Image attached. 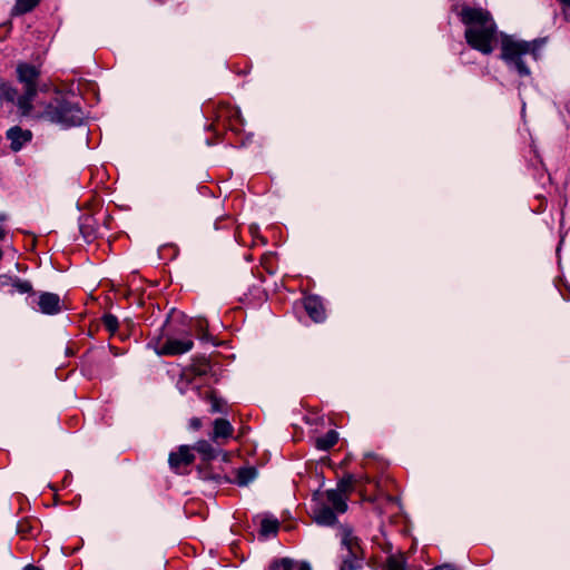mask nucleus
<instances>
[{
  "label": "nucleus",
  "instance_id": "nucleus-1",
  "mask_svg": "<svg viewBox=\"0 0 570 570\" xmlns=\"http://www.w3.org/2000/svg\"><path fill=\"white\" fill-rule=\"evenodd\" d=\"M461 21L466 26L464 38L466 43L483 55L494 50L497 24L490 12L481 8L464 7L460 12Z\"/></svg>",
  "mask_w": 570,
  "mask_h": 570
},
{
  "label": "nucleus",
  "instance_id": "nucleus-2",
  "mask_svg": "<svg viewBox=\"0 0 570 570\" xmlns=\"http://www.w3.org/2000/svg\"><path fill=\"white\" fill-rule=\"evenodd\" d=\"M544 43V38L524 41L505 36L501 41V59L509 68L514 69L520 77H528L531 71L523 61V56L530 53L534 59H538L539 51Z\"/></svg>",
  "mask_w": 570,
  "mask_h": 570
},
{
  "label": "nucleus",
  "instance_id": "nucleus-3",
  "mask_svg": "<svg viewBox=\"0 0 570 570\" xmlns=\"http://www.w3.org/2000/svg\"><path fill=\"white\" fill-rule=\"evenodd\" d=\"M347 497H343L337 490L316 491L312 498L311 515L315 523L323 527H332L337 522V513L347 510Z\"/></svg>",
  "mask_w": 570,
  "mask_h": 570
},
{
  "label": "nucleus",
  "instance_id": "nucleus-4",
  "mask_svg": "<svg viewBox=\"0 0 570 570\" xmlns=\"http://www.w3.org/2000/svg\"><path fill=\"white\" fill-rule=\"evenodd\" d=\"M17 77L22 85V94L17 100V106L21 115L28 116L32 111V100L38 94V81L40 71L29 63H19L17 66Z\"/></svg>",
  "mask_w": 570,
  "mask_h": 570
},
{
  "label": "nucleus",
  "instance_id": "nucleus-5",
  "mask_svg": "<svg viewBox=\"0 0 570 570\" xmlns=\"http://www.w3.org/2000/svg\"><path fill=\"white\" fill-rule=\"evenodd\" d=\"M41 117L63 126H77L83 120V111L77 104L57 97L45 107Z\"/></svg>",
  "mask_w": 570,
  "mask_h": 570
},
{
  "label": "nucleus",
  "instance_id": "nucleus-6",
  "mask_svg": "<svg viewBox=\"0 0 570 570\" xmlns=\"http://www.w3.org/2000/svg\"><path fill=\"white\" fill-rule=\"evenodd\" d=\"M340 534L341 544L346 551L342 560H364V551L360 544V539L354 535L353 530L350 527L342 525L340 528Z\"/></svg>",
  "mask_w": 570,
  "mask_h": 570
},
{
  "label": "nucleus",
  "instance_id": "nucleus-7",
  "mask_svg": "<svg viewBox=\"0 0 570 570\" xmlns=\"http://www.w3.org/2000/svg\"><path fill=\"white\" fill-rule=\"evenodd\" d=\"M194 346V342L189 338L177 340L167 338L166 342L157 350L159 355H180L190 351Z\"/></svg>",
  "mask_w": 570,
  "mask_h": 570
},
{
  "label": "nucleus",
  "instance_id": "nucleus-8",
  "mask_svg": "<svg viewBox=\"0 0 570 570\" xmlns=\"http://www.w3.org/2000/svg\"><path fill=\"white\" fill-rule=\"evenodd\" d=\"M195 460V455L191 453V449L188 445H180L177 452L169 454V465L173 470L178 472L180 466H187Z\"/></svg>",
  "mask_w": 570,
  "mask_h": 570
},
{
  "label": "nucleus",
  "instance_id": "nucleus-9",
  "mask_svg": "<svg viewBox=\"0 0 570 570\" xmlns=\"http://www.w3.org/2000/svg\"><path fill=\"white\" fill-rule=\"evenodd\" d=\"M60 297L58 294L43 292L39 295V309L43 314L55 315L61 312Z\"/></svg>",
  "mask_w": 570,
  "mask_h": 570
},
{
  "label": "nucleus",
  "instance_id": "nucleus-10",
  "mask_svg": "<svg viewBox=\"0 0 570 570\" xmlns=\"http://www.w3.org/2000/svg\"><path fill=\"white\" fill-rule=\"evenodd\" d=\"M304 307L314 322H323L325 320V309L323 303L317 296H308L304 299Z\"/></svg>",
  "mask_w": 570,
  "mask_h": 570
},
{
  "label": "nucleus",
  "instance_id": "nucleus-11",
  "mask_svg": "<svg viewBox=\"0 0 570 570\" xmlns=\"http://www.w3.org/2000/svg\"><path fill=\"white\" fill-rule=\"evenodd\" d=\"M31 132L29 130H22L20 127H12L7 131V139L11 142V149L18 151L22 146L31 140Z\"/></svg>",
  "mask_w": 570,
  "mask_h": 570
},
{
  "label": "nucleus",
  "instance_id": "nucleus-12",
  "mask_svg": "<svg viewBox=\"0 0 570 570\" xmlns=\"http://www.w3.org/2000/svg\"><path fill=\"white\" fill-rule=\"evenodd\" d=\"M232 424L225 419H216L214 421V434L213 440H217L219 438H229L233 434Z\"/></svg>",
  "mask_w": 570,
  "mask_h": 570
},
{
  "label": "nucleus",
  "instance_id": "nucleus-13",
  "mask_svg": "<svg viewBox=\"0 0 570 570\" xmlns=\"http://www.w3.org/2000/svg\"><path fill=\"white\" fill-rule=\"evenodd\" d=\"M338 441V433L330 430L325 435L316 439V448L320 450H328L334 446Z\"/></svg>",
  "mask_w": 570,
  "mask_h": 570
},
{
  "label": "nucleus",
  "instance_id": "nucleus-14",
  "mask_svg": "<svg viewBox=\"0 0 570 570\" xmlns=\"http://www.w3.org/2000/svg\"><path fill=\"white\" fill-rule=\"evenodd\" d=\"M257 476V470L254 466L242 468L237 471L236 483L240 487L247 485Z\"/></svg>",
  "mask_w": 570,
  "mask_h": 570
},
{
  "label": "nucleus",
  "instance_id": "nucleus-15",
  "mask_svg": "<svg viewBox=\"0 0 570 570\" xmlns=\"http://www.w3.org/2000/svg\"><path fill=\"white\" fill-rule=\"evenodd\" d=\"M200 397L210 403V412L218 413L224 412L225 402L224 400L216 396V394L212 391H206L204 394H200Z\"/></svg>",
  "mask_w": 570,
  "mask_h": 570
},
{
  "label": "nucleus",
  "instance_id": "nucleus-16",
  "mask_svg": "<svg viewBox=\"0 0 570 570\" xmlns=\"http://www.w3.org/2000/svg\"><path fill=\"white\" fill-rule=\"evenodd\" d=\"M41 0H17L12 10L11 16H21L31 11Z\"/></svg>",
  "mask_w": 570,
  "mask_h": 570
},
{
  "label": "nucleus",
  "instance_id": "nucleus-17",
  "mask_svg": "<svg viewBox=\"0 0 570 570\" xmlns=\"http://www.w3.org/2000/svg\"><path fill=\"white\" fill-rule=\"evenodd\" d=\"M19 96L16 88L8 82H0V100L17 104Z\"/></svg>",
  "mask_w": 570,
  "mask_h": 570
},
{
  "label": "nucleus",
  "instance_id": "nucleus-18",
  "mask_svg": "<svg viewBox=\"0 0 570 570\" xmlns=\"http://www.w3.org/2000/svg\"><path fill=\"white\" fill-rule=\"evenodd\" d=\"M406 559L403 553L391 554L386 558V570H405Z\"/></svg>",
  "mask_w": 570,
  "mask_h": 570
},
{
  "label": "nucleus",
  "instance_id": "nucleus-19",
  "mask_svg": "<svg viewBox=\"0 0 570 570\" xmlns=\"http://www.w3.org/2000/svg\"><path fill=\"white\" fill-rule=\"evenodd\" d=\"M296 567L295 560L291 558L274 559L267 570H294Z\"/></svg>",
  "mask_w": 570,
  "mask_h": 570
},
{
  "label": "nucleus",
  "instance_id": "nucleus-20",
  "mask_svg": "<svg viewBox=\"0 0 570 570\" xmlns=\"http://www.w3.org/2000/svg\"><path fill=\"white\" fill-rule=\"evenodd\" d=\"M199 454L203 455L204 460H212L216 456L215 449L208 441H198L194 448Z\"/></svg>",
  "mask_w": 570,
  "mask_h": 570
},
{
  "label": "nucleus",
  "instance_id": "nucleus-21",
  "mask_svg": "<svg viewBox=\"0 0 570 570\" xmlns=\"http://www.w3.org/2000/svg\"><path fill=\"white\" fill-rule=\"evenodd\" d=\"M279 522L276 519L265 518L261 522V534L267 537L269 534H275L278 530Z\"/></svg>",
  "mask_w": 570,
  "mask_h": 570
},
{
  "label": "nucleus",
  "instance_id": "nucleus-22",
  "mask_svg": "<svg viewBox=\"0 0 570 570\" xmlns=\"http://www.w3.org/2000/svg\"><path fill=\"white\" fill-rule=\"evenodd\" d=\"M102 324L106 327L107 331H109L111 334H115L118 330V320L112 314H106L102 317Z\"/></svg>",
  "mask_w": 570,
  "mask_h": 570
},
{
  "label": "nucleus",
  "instance_id": "nucleus-23",
  "mask_svg": "<svg viewBox=\"0 0 570 570\" xmlns=\"http://www.w3.org/2000/svg\"><path fill=\"white\" fill-rule=\"evenodd\" d=\"M11 285L17 292H19L21 294L32 292V285L29 281L16 278L12 281Z\"/></svg>",
  "mask_w": 570,
  "mask_h": 570
},
{
  "label": "nucleus",
  "instance_id": "nucleus-24",
  "mask_svg": "<svg viewBox=\"0 0 570 570\" xmlns=\"http://www.w3.org/2000/svg\"><path fill=\"white\" fill-rule=\"evenodd\" d=\"M363 568V560H342L340 570H361Z\"/></svg>",
  "mask_w": 570,
  "mask_h": 570
},
{
  "label": "nucleus",
  "instance_id": "nucleus-25",
  "mask_svg": "<svg viewBox=\"0 0 570 570\" xmlns=\"http://www.w3.org/2000/svg\"><path fill=\"white\" fill-rule=\"evenodd\" d=\"M352 488V479H344L341 480L337 484V488L335 490L340 491V493L345 497L344 494Z\"/></svg>",
  "mask_w": 570,
  "mask_h": 570
},
{
  "label": "nucleus",
  "instance_id": "nucleus-26",
  "mask_svg": "<svg viewBox=\"0 0 570 570\" xmlns=\"http://www.w3.org/2000/svg\"><path fill=\"white\" fill-rule=\"evenodd\" d=\"M209 371V365L207 362H204V363H200L199 365H195L193 366V372L195 373V375H206L207 372Z\"/></svg>",
  "mask_w": 570,
  "mask_h": 570
},
{
  "label": "nucleus",
  "instance_id": "nucleus-27",
  "mask_svg": "<svg viewBox=\"0 0 570 570\" xmlns=\"http://www.w3.org/2000/svg\"><path fill=\"white\" fill-rule=\"evenodd\" d=\"M189 425L194 430H198L202 426V421L198 417H193L189 422Z\"/></svg>",
  "mask_w": 570,
  "mask_h": 570
},
{
  "label": "nucleus",
  "instance_id": "nucleus-28",
  "mask_svg": "<svg viewBox=\"0 0 570 570\" xmlns=\"http://www.w3.org/2000/svg\"><path fill=\"white\" fill-rule=\"evenodd\" d=\"M297 570H312L311 566L307 563V562H302L299 566H298V569Z\"/></svg>",
  "mask_w": 570,
  "mask_h": 570
},
{
  "label": "nucleus",
  "instance_id": "nucleus-29",
  "mask_svg": "<svg viewBox=\"0 0 570 570\" xmlns=\"http://www.w3.org/2000/svg\"><path fill=\"white\" fill-rule=\"evenodd\" d=\"M24 570H42V569L37 566H33V564H28L24 567Z\"/></svg>",
  "mask_w": 570,
  "mask_h": 570
},
{
  "label": "nucleus",
  "instance_id": "nucleus-30",
  "mask_svg": "<svg viewBox=\"0 0 570 570\" xmlns=\"http://www.w3.org/2000/svg\"><path fill=\"white\" fill-rule=\"evenodd\" d=\"M6 230L3 227L0 226V240L4 237Z\"/></svg>",
  "mask_w": 570,
  "mask_h": 570
},
{
  "label": "nucleus",
  "instance_id": "nucleus-31",
  "mask_svg": "<svg viewBox=\"0 0 570 570\" xmlns=\"http://www.w3.org/2000/svg\"><path fill=\"white\" fill-rule=\"evenodd\" d=\"M7 218L6 214H0V222H3Z\"/></svg>",
  "mask_w": 570,
  "mask_h": 570
}]
</instances>
